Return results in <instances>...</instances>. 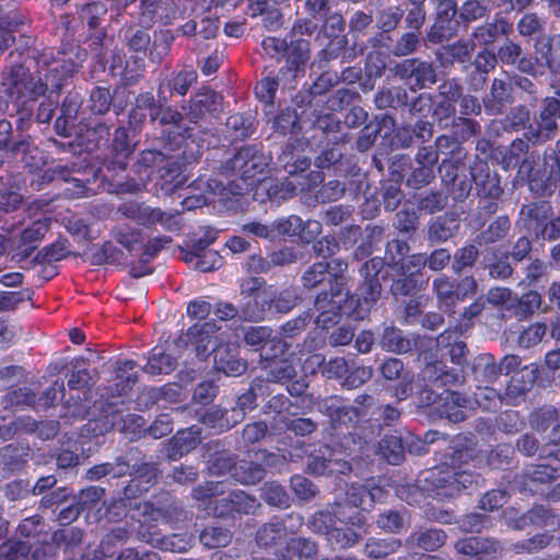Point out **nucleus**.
Listing matches in <instances>:
<instances>
[{"instance_id":"nucleus-1","label":"nucleus","mask_w":560,"mask_h":560,"mask_svg":"<svg viewBox=\"0 0 560 560\" xmlns=\"http://www.w3.org/2000/svg\"><path fill=\"white\" fill-rule=\"evenodd\" d=\"M477 454L474 445L456 443L448 446L436 458L438 465L417 480L419 489L430 497L444 500L456 498L464 490L482 487L483 477L466 468Z\"/></svg>"},{"instance_id":"nucleus-2","label":"nucleus","mask_w":560,"mask_h":560,"mask_svg":"<svg viewBox=\"0 0 560 560\" xmlns=\"http://www.w3.org/2000/svg\"><path fill=\"white\" fill-rule=\"evenodd\" d=\"M366 525L362 511L338 498L315 512L307 521L308 528L325 535L334 549L346 550L358 545L363 536L359 532Z\"/></svg>"},{"instance_id":"nucleus-3","label":"nucleus","mask_w":560,"mask_h":560,"mask_svg":"<svg viewBox=\"0 0 560 560\" xmlns=\"http://www.w3.org/2000/svg\"><path fill=\"white\" fill-rule=\"evenodd\" d=\"M184 141L182 133L168 131L163 133L161 142L164 143L163 150L148 149L138 154L135 166L137 172L141 170H152L162 179L176 177L184 166V156L182 154H173L180 148Z\"/></svg>"},{"instance_id":"nucleus-4","label":"nucleus","mask_w":560,"mask_h":560,"mask_svg":"<svg viewBox=\"0 0 560 560\" xmlns=\"http://www.w3.org/2000/svg\"><path fill=\"white\" fill-rule=\"evenodd\" d=\"M384 268V260L381 257H372L359 269L362 281L358 285L357 293L350 292V311L348 316L355 319H364L371 308L382 295V283L380 273Z\"/></svg>"},{"instance_id":"nucleus-5","label":"nucleus","mask_w":560,"mask_h":560,"mask_svg":"<svg viewBox=\"0 0 560 560\" xmlns=\"http://www.w3.org/2000/svg\"><path fill=\"white\" fill-rule=\"evenodd\" d=\"M141 77V73L130 74L126 71L122 75V84H117L113 89L102 85L93 86L89 92L83 114L105 116L113 109L114 114L119 116L130 104L131 92L127 86L136 84Z\"/></svg>"},{"instance_id":"nucleus-6","label":"nucleus","mask_w":560,"mask_h":560,"mask_svg":"<svg viewBox=\"0 0 560 560\" xmlns=\"http://www.w3.org/2000/svg\"><path fill=\"white\" fill-rule=\"evenodd\" d=\"M226 153V156L215 166L218 172L226 177L254 179L261 175L271 162L270 155L265 153L261 143L245 144Z\"/></svg>"},{"instance_id":"nucleus-7","label":"nucleus","mask_w":560,"mask_h":560,"mask_svg":"<svg viewBox=\"0 0 560 560\" xmlns=\"http://www.w3.org/2000/svg\"><path fill=\"white\" fill-rule=\"evenodd\" d=\"M470 175L475 179L474 189L478 198L479 217L495 214L503 201L504 189L501 185V176L490 168L489 164L476 158L470 163Z\"/></svg>"},{"instance_id":"nucleus-8","label":"nucleus","mask_w":560,"mask_h":560,"mask_svg":"<svg viewBox=\"0 0 560 560\" xmlns=\"http://www.w3.org/2000/svg\"><path fill=\"white\" fill-rule=\"evenodd\" d=\"M3 94L16 106L27 105L45 96L48 85L39 77L33 75L21 63L14 65L2 79Z\"/></svg>"},{"instance_id":"nucleus-9","label":"nucleus","mask_w":560,"mask_h":560,"mask_svg":"<svg viewBox=\"0 0 560 560\" xmlns=\"http://www.w3.org/2000/svg\"><path fill=\"white\" fill-rule=\"evenodd\" d=\"M323 23L319 25L316 39L320 37L327 39V44L316 54L313 66L318 69L326 68L329 62L338 59L342 54L346 55L348 45L347 35L343 34L346 30V20L339 12H329L323 16ZM343 56L342 61H345Z\"/></svg>"},{"instance_id":"nucleus-10","label":"nucleus","mask_w":560,"mask_h":560,"mask_svg":"<svg viewBox=\"0 0 560 560\" xmlns=\"http://www.w3.org/2000/svg\"><path fill=\"white\" fill-rule=\"evenodd\" d=\"M348 269V261L340 258L334 259L329 289L322 290L315 295L313 301V307L315 311H345L348 315V311H350V289L348 287L347 277Z\"/></svg>"},{"instance_id":"nucleus-11","label":"nucleus","mask_w":560,"mask_h":560,"mask_svg":"<svg viewBox=\"0 0 560 560\" xmlns=\"http://www.w3.org/2000/svg\"><path fill=\"white\" fill-rule=\"evenodd\" d=\"M553 207L550 201L537 199L521 206L515 228L537 241L551 243Z\"/></svg>"},{"instance_id":"nucleus-12","label":"nucleus","mask_w":560,"mask_h":560,"mask_svg":"<svg viewBox=\"0 0 560 560\" xmlns=\"http://www.w3.org/2000/svg\"><path fill=\"white\" fill-rule=\"evenodd\" d=\"M560 183V155L551 147L545 149L540 162L530 166L527 185L537 198L551 197Z\"/></svg>"},{"instance_id":"nucleus-13","label":"nucleus","mask_w":560,"mask_h":560,"mask_svg":"<svg viewBox=\"0 0 560 560\" xmlns=\"http://www.w3.org/2000/svg\"><path fill=\"white\" fill-rule=\"evenodd\" d=\"M441 183L454 201H465L474 189L475 179L470 175V163L456 159H443L438 167Z\"/></svg>"},{"instance_id":"nucleus-14","label":"nucleus","mask_w":560,"mask_h":560,"mask_svg":"<svg viewBox=\"0 0 560 560\" xmlns=\"http://www.w3.org/2000/svg\"><path fill=\"white\" fill-rule=\"evenodd\" d=\"M393 73L411 92L430 89L438 82V70L432 61L419 57L405 58L393 68Z\"/></svg>"},{"instance_id":"nucleus-15","label":"nucleus","mask_w":560,"mask_h":560,"mask_svg":"<svg viewBox=\"0 0 560 560\" xmlns=\"http://www.w3.org/2000/svg\"><path fill=\"white\" fill-rule=\"evenodd\" d=\"M179 107L189 122L198 125L223 112V97L209 86H202L189 100L183 101Z\"/></svg>"},{"instance_id":"nucleus-16","label":"nucleus","mask_w":560,"mask_h":560,"mask_svg":"<svg viewBox=\"0 0 560 560\" xmlns=\"http://www.w3.org/2000/svg\"><path fill=\"white\" fill-rule=\"evenodd\" d=\"M346 164L347 168L345 171L349 179H330L324 183L315 194L316 201L322 203L337 201L341 199L347 191L353 199L358 197L365 174L362 173L361 168L355 163H351L350 160H346Z\"/></svg>"},{"instance_id":"nucleus-17","label":"nucleus","mask_w":560,"mask_h":560,"mask_svg":"<svg viewBox=\"0 0 560 560\" xmlns=\"http://www.w3.org/2000/svg\"><path fill=\"white\" fill-rule=\"evenodd\" d=\"M136 508L141 511V515L153 521L173 524L187 520L183 503L167 491L153 495L151 501L138 503Z\"/></svg>"},{"instance_id":"nucleus-18","label":"nucleus","mask_w":560,"mask_h":560,"mask_svg":"<svg viewBox=\"0 0 560 560\" xmlns=\"http://www.w3.org/2000/svg\"><path fill=\"white\" fill-rule=\"evenodd\" d=\"M462 21L456 3L436 7L433 23L425 30L424 43L439 45L457 36Z\"/></svg>"},{"instance_id":"nucleus-19","label":"nucleus","mask_w":560,"mask_h":560,"mask_svg":"<svg viewBox=\"0 0 560 560\" xmlns=\"http://www.w3.org/2000/svg\"><path fill=\"white\" fill-rule=\"evenodd\" d=\"M201 456L209 475L217 477L231 474L238 462V455L231 451V443L226 438L205 443Z\"/></svg>"},{"instance_id":"nucleus-20","label":"nucleus","mask_w":560,"mask_h":560,"mask_svg":"<svg viewBox=\"0 0 560 560\" xmlns=\"http://www.w3.org/2000/svg\"><path fill=\"white\" fill-rule=\"evenodd\" d=\"M261 506L260 502L243 490H232L226 494H220L208 508L214 517H234L235 514H254Z\"/></svg>"},{"instance_id":"nucleus-21","label":"nucleus","mask_w":560,"mask_h":560,"mask_svg":"<svg viewBox=\"0 0 560 560\" xmlns=\"http://www.w3.org/2000/svg\"><path fill=\"white\" fill-rule=\"evenodd\" d=\"M198 82L197 71L188 65L170 74L161 75L158 80V96L162 101H171L173 97H185L189 90Z\"/></svg>"},{"instance_id":"nucleus-22","label":"nucleus","mask_w":560,"mask_h":560,"mask_svg":"<svg viewBox=\"0 0 560 560\" xmlns=\"http://www.w3.org/2000/svg\"><path fill=\"white\" fill-rule=\"evenodd\" d=\"M122 477L132 476L147 486L153 485L159 477L158 464L150 460L138 446H130L121 454Z\"/></svg>"},{"instance_id":"nucleus-23","label":"nucleus","mask_w":560,"mask_h":560,"mask_svg":"<svg viewBox=\"0 0 560 560\" xmlns=\"http://www.w3.org/2000/svg\"><path fill=\"white\" fill-rule=\"evenodd\" d=\"M374 23L377 32L368 39L372 48H389L393 33L401 23L405 10L400 5H390L375 11Z\"/></svg>"},{"instance_id":"nucleus-24","label":"nucleus","mask_w":560,"mask_h":560,"mask_svg":"<svg viewBox=\"0 0 560 560\" xmlns=\"http://www.w3.org/2000/svg\"><path fill=\"white\" fill-rule=\"evenodd\" d=\"M505 77L494 78L491 81L489 92L482 97V105L486 114L490 116L502 115L505 109L515 103V93L510 73Z\"/></svg>"},{"instance_id":"nucleus-25","label":"nucleus","mask_w":560,"mask_h":560,"mask_svg":"<svg viewBox=\"0 0 560 560\" xmlns=\"http://www.w3.org/2000/svg\"><path fill=\"white\" fill-rule=\"evenodd\" d=\"M560 478V467L549 464L529 465L514 476V487L520 492L535 494L542 485H549Z\"/></svg>"},{"instance_id":"nucleus-26","label":"nucleus","mask_w":560,"mask_h":560,"mask_svg":"<svg viewBox=\"0 0 560 560\" xmlns=\"http://www.w3.org/2000/svg\"><path fill=\"white\" fill-rule=\"evenodd\" d=\"M308 143L299 138H290L278 155L276 165L289 175L305 172L312 164V158L306 153Z\"/></svg>"},{"instance_id":"nucleus-27","label":"nucleus","mask_w":560,"mask_h":560,"mask_svg":"<svg viewBox=\"0 0 560 560\" xmlns=\"http://www.w3.org/2000/svg\"><path fill=\"white\" fill-rule=\"evenodd\" d=\"M392 284L389 288L390 294L396 299L418 298L423 292L428 284L429 278L424 272H407L404 267L399 269L390 268Z\"/></svg>"},{"instance_id":"nucleus-28","label":"nucleus","mask_w":560,"mask_h":560,"mask_svg":"<svg viewBox=\"0 0 560 560\" xmlns=\"http://www.w3.org/2000/svg\"><path fill=\"white\" fill-rule=\"evenodd\" d=\"M137 537L154 548L170 552H186L194 544L192 536L188 533L161 535L158 530H151L143 525L139 526Z\"/></svg>"},{"instance_id":"nucleus-29","label":"nucleus","mask_w":560,"mask_h":560,"mask_svg":"<svg viewBox=\"0 0 560 560\" xmlns=\"http://www.w3.org/2000/svg\"><path fill=\"white\" fill-rule=\"evenodd\" d=\"M58 478L56 475H46L37 478L34 485H31L32 495H40L38 502L39 510H48L55 505H60L72 497V491L67 487H57Z\"/></svg>"},{"instance_id":"nucleus-30","label":"nucleus","mask_w":560,"mask_h":560,"mask_svg":"<svg viewBox=\"0 0 560 560\" xmlns=\"http://www.w3.org/2000/svg\"><path fill=\"white\" fill-rule=\"evenodd\" d=\"M117 212L141 225H151L159 222L170 228L174 219L173 214L136 200L121 202L117 208Z\"/></svg>"},{"instance_id":"nucleus-31","label":"nucleus","mask_w":560,"mask_h":560,"mask_svg":"<svg viewBox=\"0 0 560 560\" xmlns=\"http://www.w3.org/2000/svg\"><path fill=\"white\" fill-rule=\"evenodd\" d=\"M386 495L387 493L382 487L368 481L365 483H351L347 486L340 499L357 510L361 508L360 511L363 512L372 510L374 504L384 501Z\"/></svg>"},{"instance_id":"nucleus-32","label":"nucleus","mask_w":560,"mask_h":560,"mask_svg":"<svg viewBox=\"0 0 560 560\" xmlns=\"http://www.w3.org/2000/svg\"><path fill=\"white\" fill-rule=\"evenodd\" d=\"M535 60L551 75L560 77V33L542 35L534 43Z\"/></svg>"},{"instance_id":"nucleus-33","label":"nucleus","mask_w":560,"mask_h":560,"mask_svg":"<svg viewBox=\"0 0 560 560\" xmlns=\"http://www.w3.org/2000/svg\"><path fill=\"white\" fill-rule=\"evenodd\" d=\"M202 442V428L191 425L176 432L165 444V456L170 460H177L189 454Z\"/></svg>"},{"instance_id":"nucleus-34","label":"nucleus","mask_w":560,"mask_h":560,"mask_svg":"<svg viewBox=\"0 0 560 560\" xmlns=\"http://www.w3.org/2000/svg\"><path fill=\"white\" fill-rule=\"evenodd\" d=\"M317 410L328 418L329 427L332 430L359 421L352 407L345 405L341 396L334 395L320 399L317 402Z\"/></svg>"},{"instance_id":"nucleus-35","label":"nucleus","mask_w":560,"mask_h":560,"mask_svg":"<svg viewBox=\"0 0 560 560\" xmlns=\"http://www.w3.org/2000/svg\"><path fill=\"white\" fill-rule=\"evenodd\" d=\"M214 325L211 323L195 324L185 334H182L174 342L177 348L195 347L196 357L203 361L211 353L209 345L212 341Z\"/></svg>"},{"instance_id":"nucleus-36","label":"nucleus","mask_w":560,"mask_h":560,"mask_svg":"<svg viewBox=\"0 0 560 560\" xmlns=\"http://www.w3.org/2000/svg\"><path fill=\"white\" fill-rule=\"evenodd\" d=\"M378 371L386 381H400L395 389V396L406 399L412 392V374L406 370L402 360L398 358H386L378 366Z\"/></svg>"},{"instance_id":"nucleus-37","label":"nucleus","mask_w":560,"mask_h":560,"mask_svg":"<svg viewBox=\"0 0 560 560\" xmlns=\"http://www.w3.org/2000/svg\"><path fill=\"white\" fill-rule=\"evenodd\" d=\"M460 220L454 212H445L432 218L427 224V241L430 244H444L458 234Z\"/></svg>"},{"instance_id":"nucleus-38","label":"nucleus","mask_w":560,"mask_h":560,"mask_svg":"<svg viewBox=\"0 0 560 560\" xmlns=\"http://www.w3.org/2000/svg\"><path fill=\"white\" fill-rule=\"evenodd\" d=\"M212 354L214 369L228 376H241L247 370V362L240 358L234 345L221 343L212 349Z\"/></svg>"},{"instance_id":"nucleus-39","label":"nucleus","mask_w":560,"mask_h":560,"mask_svg":"<svg viewBox=\"0 0 560 560\" xmlns=\"http://www.w3.org/2000/svg\"><path fill=\"white\" fill-rule=\"evenodd\" d=\"M54 175L65 182H72L79 189L78 192L82 194L88 185L96 182L100 168L93 165L83 164V162H73L66 165H57L54 170Z\"/></svg>"},{"instance_id":"nucleus-40","label":"nucleus","mask_w":560,"mask_h":560,"mask_svg":"<svg viewBox=\"0 0 560 560\" xmlns=\"http://www.w3.org/2000/svg\"><path fill=\"white\" fill-rule=\"evenodd\" d=\"M270 318L278 314L290 313L300 302L296 288L290 285L283 289L267 287L262 289Z\"/></svg>"},{"instance_id":"nucleus-41","label":"nucleus","mask_w":560,"mask_h":560,"mask_svg":"<svg viewBox=\"0 0 560 560\" xmlns=\"http://www.w3.org/2000/svg\"><path fill=\"white\" fill-rule=\"evenodd\" d=\"M270 355L268 351L265 355L261 354V369L265 375L259 377L265 380L266 386H269V383L284 385L298 376L293 362L287 359H270Z\"/></svg>"},{"instance_id":"nucleus-42","label":"nucleus","mask_w":560,"mask_h":560,"mask_svg":"<svg viewBox=\"0 0 560 560\" xmlns=\"http://www.w3.org/2000/svg\"><path fill=\"white\" fill-rule=\"evenodd\" d=\"M408 104V89L404 85L383 86L374 95V105L380 110H388L392 114H401Z\"/></svg>"},{"instance_id":"nucleus-43","label":"nucleus","mask_w":560,"mask_h":560,"mask_svg":"<svg viewBox=\"0 0 560 560\" xmlns=\"http://www.w3.org/2000/svg\"><path fill=\"white\" fill-rule=\"evenodd\" d=\"M476 44L466 39H458L452 44L442 45L434 52L435 60L442 68H450L455 63H467L472 57Z\"/></svg>"},{"instance_id":"nucleus-44","label":"nucleus","mask_w":560,"mask_h":560,"mask_svg":"<svg viewBox=\"0 0 560 560\" xmlns=\"http://www.w3.org/2000/svg\"><path fill=\"white\" fill-rule=\"evenodd\" d=\"M559 525L553 511L542 504H535L517 518H510L509 526L514 530H524L526 527H548Z\"/></svg>"},{"instance_id":"nucleus-45","label":"nucleus","mask_w":560,"mask_h":560,"mask_svg":"<svg viewBox=\"0 0 560 560\" xmlns=\"http://www.w3.org/2000/svg\"><path fill=\"white\" fill-rule=\"evenodd\" d=\"M470 398L466 395L459 392L444 389V397L440 402V407H438L436 413L440 418H445L450 422L458 423L466 419V412L470 408Z\"/></svg>"},{"instance_id":"nucleus-46","label":"nucleus","mask_w":560,"mask_h":560,"mask_svg":"<svg viewBox=\"0 0 560 560\" xmlns=\"http://www.w3.org/2000/svg\"><path fill=\"white\" fill-rule=\"evenodd\" d=\"M396 125V120L389 114H378L373 117V119L365 124L364 127L359 132L354 149L364 153L369 151L376 142L381 131L384 127L394 128Z\"/></svg>"},{"instance_id":"nucleus-47","label":"nucleus","mask_w":560,"mask_h":560,"mask_svg":"<svg viewBox=\"0 0 560 560\" xmlns=\"http://www.w3.org/2000/svg\"><path fill=\"white\" fill-rule=\"evenodd\" d=\"M423 377L435 387L457 386L465 381L462 371L447 366L443 361L427 364L423 370Z\"/></svg>"},{"instance_id":"nucleus-48","label":"nucleus","mask_w":560,"mask_h":560,"mask_svg":"<svg viewBox=\"0 0 560 560\" xmlns=\"http://www.w3.org/2000/svg\"><path fill=\"white\" fill-rule=\"evenodd\" d=\"M351 135L343 132L340 136H334L331 140H328L326 145L320 150L319 154L314 158V165L319 170H330L336 165L340 164L343 166L342 159L345 152L342 147L350 142Z\"/></svg>"},{"instance_id":"nucleus-49","label":"nucleus","mask_w":560,"mask_h":560,"mask_svg":"<svg viewBox=\"0 0 560 560\" xmlns=\"http://www.w3.org/2000/svg\"><path fill=\"white\" fill-rule=\"evenodd\" d=\"M136 145L129 140L128 129L126 127H118L115 129L114 138L110 145L112 160L108 163V168L112 170H126L128 160L133 154Z\"/></svg>"},{"instance_id":"nucleus-50","label":"nucleus","mask_w":560,"mask_h":560,"mask_svg":"<svg viewBox=\"0 0 560 560\" xmlns=\"http://www.w3.org/2000/svg\"><path fill=\"white\" fill-rule=\"evenodd\" d=\"M200 421L218 433H224L242 422V412L219 406L205 411Z\"/></svg>"},{"instance_id":"nucleus-51","label":"nucleus","mask_w":560,"mask_h":560,"mask_svg":"<svg viewBox=\"0 0 560 560\" xmlns=\"http://www.w3.org/2000/svg\"><path fill=\"white\" fill-rule=\"evenodd\" d=\"M107 5L102 1H93L83 4L78 9V15L82 23H85L96 39L103 40L106 37V28L103 26L107 15Z\"/></svg>"},{"instance_id":"nucleus-52","label":"nucleus","mask_w":560,"mask_h":560,"mask_svg":"<svg viewBox=\"0 0 560 560\" xmlns=\"http://www.w3.org/2000/svg\"><path fill=\"white\" fill-rule=\"evenodd\" d=\"M432 287L438 299L439 310L448 317H454L457 314L456 307L458 305L455 280L441 276L434 279Z\"/></svg>"},{"instance_id":"nucleus-53","label":"nucleus","mask_w":560,"mask_h":560,"mask_svg":"<svg viewBox=\"0 0 560 560\" xmlns=\"http://www.w3.org/2000/svg\"><path fill=\"white\" fill-rule=\"evenodd\" d=\"M544 300L537 290H528L522 295L514 294L513 301L506 312L517 320L532 318L542 306Z\"/></svg>"},{"instance_id":"nucleus-54","label":"nucleus","mask_w":560,"mask_h":560,"mask_svg":"<svg viewBox=\"0 0 560 560\" xmlns=\"http://www.w3.org/2000/svg\"><path fill=\"white\" fill-rule=\"evenodd\" d=\"M47 535L44 518L35 514L20 523L15 533L18 539L15 542L30 544L32 550L34 545L46 541Z\"/></svg>"},{"instance_id":"nucleus-55","label":"nucleus","mask_w":560,"mask_h":560,"mask_svg":"<svg viewBox=\"0 0 560 560\" xmlns=\"http://www.w3.org/2000/svg\"><path fill=\"white\" fill-rule=\"evenodd\" d=\"M512 223L508 214H501L492 219L476 236L475 242L479 246H489L504 241L511 231Z\"/></svg>"},{"instance_id":"nucleus-56","label":"nucleus","mask_w":560,"mask_h":560,"mask_svg":"<svg viewBox=\"0 0 560 560\" xmlns=\"http://www.w3.org/2000/svg\"><path fill=\"white\" fill-rule=\"evenodd\" d=\"M446 537L443 529L420 527L407 537L406 544L425 551H435L445 544Z\"/></svg>"},{"instance_id":"nucleus-57","label":"nucleus","mask_w":560,"mask_h":560,"mask_svg":"<svg viewBox=\"0 0 560 560\" xmlns=\"http://www.w3.org/2000/svg\"><path fill=\"white\" fill-rule=\"evenodd\" d=\"M380 346L383 350L394 353H409L417 346L416 338H408L395 326L384 327L380 337Z\"/></svg>"},{"instance_id":"nucleus-58","label":"nucleus","mask_w":560,"mask_h":560,"mask_svg":"<svg viewBox=\"0 0 560 560\" xmlns=\"http://www.w3.org/2000/svg\"><path fill=\"white\" fill-rule=\"evenodd\" d=\"M378 453L392 465H399L405 459V434L394 431L385 434L378 442Z\"/></svg>"},{"instance_id":"nucleus-59","label":"nucleus","mask_w":560,"mask_h":560,"mask_svg":"<svg viewBox=\"0 0 560 560\" xmlns=\"http://www.w3.org/2000/svg\"><path fill=\"white\" fill-rule=\"evenodd\" d=\"M560 120V100L558 97H545L541 101L536 122L553 139L558 131Z\"/></svg>"},{"instance_id":"nucleus-60","label":"nucleus","mask_w":560,"mask_h":560,"mask_svg":"<svg viewBox=\"0 0 560 560\" xmlns=\"http://www.w3.org/2000/svg\"><path fill=\"white\" fill-rule=\"evenodd\" d=\"M285 537L287 528L283 521L272 518L257 529L255 540L260 548L270 549L282 542Z\"/></svg>"},{"instance_id":"nucleus-61","label":"nucleus","mask_w":560,"mask_h":560,"mask_svg":"<svg viewBox=\"0 0 560 560\" xmlns=\"http://www.w3.org/2000/svg\"><path fill=\"white\" fill-rule=\"evenodd\" d=\"M486 308L485 298L478 296L471 304L464 307L463 311L456 314L453 319V325L450 326L454 329L456 335H464L474 327V322L479 317Z\"/></svg>"},{"instance_id":"nucleus-62","label":"nucleus","mask_w":560,"mask_h":560,"mask_svg":"<svg viewBox=\"0 0 560 560\" xmlns=\"http://www.w3.org/2000/svg\"><path fill=\"white\" fill-rule=\"evenodd\" d=\"M334 259L331 261H316L311 265L301 276V284L307 290L320 288L326 281L330 285Z\"/></svg>"},{"instance_id":"nucleus-63","label":"nucleus","mask_w":560,"mask_h":560,"mask_svg":"<svg viewBox=\"0 0 560 560\" xmlns=\"http://www.w3.org/2000/svg\"><path fill=\"white\" fill-rule=\"evenodd\" d=\"M401 547L402 541L399 538L370 537L364 544L363 555L373 560H381L398 552Z\"/></svg>"},{"instance_id":"nucleus-64","label":"nucleus","mask_w":560,"mask_h":560,"mask_svg":"<svg viewBox=\"0 0 560 560\" xmlns=\"http://www.w3.org/2000/svg\"><path fill=\"white\" fill-rule=\"evenodd\" d=\"M331 456H335V450L327 444L319 445L307 455L305 471L313 476H329Z\"/></svg>"}]
</instances>
